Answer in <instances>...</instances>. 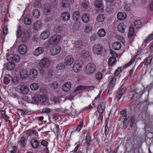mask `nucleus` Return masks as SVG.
<instances>
[{"label":"nucleus","mask_w":153,"mask_h":153,"mask_svg":"<svg viewBox=\"0 0 153 153\" xmlns=\"http://www.w3.org/2000/svg\"><path fill=\"white\" fill-rule=\"evenodd\" d=\"M134 87V86H131V88ZM134 94H133V97L134 98L135 97L137 99L140 98L144 92L141 86L137 85H134V88L133 89Z\"/></svg>","instance_id":"nucleus-1"},{"label":"nucleus","mask_w":153,"mask_h":153,"mask_svg":"<svg viewBox=\"0 0 153 153\" xmlns=\"http://www.w3.org/2000/svg\"><path fill=\"white\" fill-rule=\"evenodd\" d=\"M31 103H37L39 102H44L46 100L45 97L41 95L33 94L31 95Z\"/></svg>","instance_id":"nucleus-2"},{"label":"nucleus","mask_w":153,"mask_h":153,"mask_svg":"<svg viewBox=\"0 0 153 153\" xmlns=\"http://www.w3.org/2000/svg\"><path fill=\"white\" fill-rule=\"evenodd\" d=\"M96 66L92 62L88 63L85 67V73L88 74H92L95 71Z\"/></svg>","instance_id":"nucleus-3"},{"label":"nucleus","mask_w":153,"mask_h":153,"mask_svg":"<svg viewBox=\"0 0 153 153\" xmlns=\"http://www.w3.org/2000/svg\"><path fill=\"white\" fill-rule=\"evenodd\" d=\"M92 49L93 53L97 55H101L103 52V47L99 43L94 44Z\"/></svg>","instance_id":"nucleus-4"},{"label":"nucleus","mask_w":153,"mask_h":153,"mask_svg":"<svg viewBox=\"0 0 153 153\" xmlns=\"http://www.w3.org/2000/svg\"><path fill=\"white\" fill-rule=\"evenodd\" d=\"M61 38V36L60 35H53L49 39V43L52 45H56L60 41Z\"/></svg>","instance_id":"nucleus-5"},{"label":"nucleus","mask_w":153,"mask_h":153,"mask_svg":"<svg viewBox=\"0 0 153 153\" xmlns=\"http://www.w3.org/2000/svg\"><path fill=\"white\" fill-rule=\"evenodd\" d=\"M20 57L17 55L13 54H7V59L9 62H18L20 60Z\"/></svg>","instance_id":"nucleus-6"},{"label":"nucleus","mask_w":153,"mask_h":153,"mask_svg":"<svg viewBox=\"0 0 153 153\" xmlns=\"http://www.w3.org/2000/svg\"><path fill=\"white\" fill-rule=\"evenodd\" d=\"M50 64L49 59L46 57L43 58L39 62V65L41 68H46L48 67Z\"/></svg>","instance_id":"nucleus-7"},{"label":"nucleus","mask_w":153,"mask_h":153,"mask_svg":"<svg viewBox=\"0 0 153 153\" xmlns=\"http://www.w3.org/2000/svg\"><path fill=\"white\" fill-rule=\"evenodd\" d=\"M82 62L81 60L76 61L73 65V69L74 72H78L82 68Z\"/></svg>","instance_id":"nucleus-8"},{"label":"nucleus","mask_w":153,"mask_h":153,"mask_svg":"<svg viewBox=\"0 0 153 153\" xmlns=\"http://www.w3.org/2000/svg\"><path fill=\"white\" fill-rule=\"evenodd\" d=\"M61 50L60 46H54L50 50L49 53L50 55L53 56L59 54Z\"/></svg>","instance_id":"nucleus-9"},{"label":"nucleus","mask_w":153,"mask_h":153,"mask_svg":"<svg viewBox=\"0 0 153 153\" xmlns=\"http://www.w3.org/2000/svg\"><path fill=\"white\" fill-rule=\"evenodd\" d=\"M93 88V87L92 86H83L81 85H80L79 86H78L77 87H76V88L73 90V91H72V95L73 96H74L76 95V94H75V92L80 91V90H83L84 89H88V88Z\"/></svg>","instance_id":"nucleus-10"},{"label":"nucleus","mask_w":153,"mask_h":153,"mask_svg":"<svg viewBox=\"0 0 153 153\" xmlns=\"http://www.w3.org/2000/svg\"><path fill=\"white\" fill-rule=\"evenodd\" d=\"M74 59L73 56L69 55L66 56L64 60V63L67 65H71L74 62Z\"/></svg>","instance_id":"nucleus-11"},{"label":"nucleus","mask_w":153,"mask_h":153,"mask_svg":"<svg viewBox=\"0 0 153 153\" xmlns=\"http://www.w3.org/2000/svg\"><path fill=\"white\" fill-rule=\"evenodd\" d=\"M44 52V48L42 47H39L35 49L33 51V55L36 56L42 54Z\"/></svg>","instance_id":"nucleus-12"},{"label":"nucleus","mask_w":153,"mask_h":153,"mask_svg":"<svg viewBox=\"0 0 153 153\" xmlns=\"http://www.w3.org/2000/svg\"><path fill=\"white\" fill-rule=\"evenodd\" d=\"M27 51V47L26 45L22 44L19 46L18 51L20 54H25L26 53Z\"/></svg>","instance_id":"nucleus-13"},{"label":"nucleus","mask_w":153,"mask_h":153,"mask_svg":"<svg viewBox=\"0 0 153 153\" xmlns=\"http://www.w3.org/2000/svg\"><path fill=\"white\" fill-rule=\"evenodd\" d=\"M71 87V83L70 82H68L63 85L62 86V90L65 92H68L70 90Z\"/></svg>","instance_id":"nucleus-14"},{"label":"nucleus","mask_w":153,"mask_h":153,"mask_svg":"<svg viewBox=\"0 0 153 153\" xmlns=\"http://www.w3.org/2000/svg\"><path fill=\"white\" fill-rule=\"evenodd\" d=\"M29 76L32 79L36 78L38 76V72L35 68L30 69L29 71Z\"/></svg>","instance_id":"nucleus-15"},{"label":"nucleus","mask_w":153,"mask_h":153,"mask_svg":"<svg viewBox=\"0 0 153 153\" xmlns=\"http://www.w3.org/2000/svg\"><path fill=\"white\" fill-rule=\"evenodd\" d=\"M20 75L21 78L26 79L28 76V73L26 69H21L20 71Z\"/></svg>","instance_id":"nucleus-16"},{"label":"nucleus","mask_w":153,"mask_h":153,"mask_svg":"<svg viewBox=\"0 0 153 153\" xmlns=\"http://www.w3.org/2000/svg\"><path fill=\"white\" fill-rule=\"evenodd\" d=\"M15 64L13 62H9L6 64H4V66L6 67L7 70L11 71L13 70L15 67Z\"/></svg>","instance_id":"nucleus-17"},{"label":"nucleus","mask_w":153,"mask_h":153,"mask_svg":"<svg viewBox=\"0 0 153 153\" xmlns=\"http://www.w3.org/2000/svg\"><path fill=\"white\" fill-rule=\"evenodd\" d=\"M95 6L97 10L100 8L101 11L103 9L102 0H96L95 2Z\"/></svg>","instance_id":"nucleus-18"},{"label":"nucleus","mask_w":153,"mask_h":153,"mask_svg":"<svg viewBox=\"0 0 153 153\" xmlns=\"http://www.w3.org/2000/svg\"><path fill=\"white\" fill-rule=\"evenodd\" d=\"M61 17L63 20L67 21L70 19V15L68 12H64L61 13Z\"/></svg>","instance_id":"nucleus-19"},{"label":"nucleus","mask_w":153,"mask_h":153,"mask_svg":"<svg viewBox=\"0 0 153 153\" xmlns=\"http://www.w3.org/2000/svg\"><path fill=\"white\" fill-rule=\"evenodd\" d=\"M91 133L88 132L85 138L86 142L84 143L86 145L87 148H88L90 145V142L91 141Z\"/></svg>","instance_id":"nucleus-20"},{"label":"nucleus","mask_w":153,"mask_h":153,"mask_svg":"<svg viewBox=\"0 0 153 153\" xmlns=\"http://www.w3.org/2000/svg\"><path fill=\"white\" fill-rule=\"evenodd\" d=\"M49 35L50 32L49 30H45L41 34L40 37V39L45 40L49 37Z\"/></svg>","instance_id":"nucleus-21"},{"label":"nucleus","mask_w":153,"mask_h":153,"mask_svg":"<svg viewBox=\"0 0 153 153\" xmlns=\"http://www.w3.org/2000/svg\"><path fill=\"white\" fill-rule=\"evenodd\" d=\"M74 48L80 49L83 48V42L81 40L75 41L74 43Z\"/></svg>","instance_id":"nucleus-22"},{"label":"nucleus","mask_w":153,"mask_h":153,"mask_svg":"<svg viewBox=\"0 0 153 153\" xmlns=\"http://www.w3.org/2000/svg\"><path fill=\"white\" fill-rule=\"evenodd\" d=\"M135 122L136 118L135 117L132 116L128 120V124L131 127H135L136 126Z\"/></svg>","instance_id":"nucleus-23"},{"label":"nucleus","mask_w":153,"mask_h":153,"mask_svg":"<svg viewBox=\"0 0 153 153\" xmlns=\"http://www.w3.org/2000/svg\"><path fill=\"white\" fill-rule=\"evenodd\" d=\"M80 16V13L79 12L77 11H75L73 14V19L75 22H77L79 19Z\"/></svg>","instance_id":"nucleus-24"},{"label":"nucleus","mask_w":153,"mask_h":153,"mask_svg":"<svg viewBox=\"0 0 153 153\" xmlns=\"http://www.w3.org/2000/svg\"><path fill=\"white\" fill-rule=\"evenodd\" d=\"M43 10L44 13L46 15H48L50 13L51 7L48 4H45L44 5Z\"/></svg>","instance_id":"nucleus-25"},{"label":"nucleus","mask_w":153,"mask_h":153,"mask_svg":"<svg viewBox=\"0 0 153 153\" xmlns=\"http://www.w3.org/2000/svg\"><path fill=\"white\" fill-rule=\"evenodd\" d=\"M32 147L33 149H37L39 146V143L35 138H32L30 141Z\"/></svg>","instance_id":"nucleus-26"},{"label":"nucleus","mask_w":153,"mask_h":153,"mask_svg":"<svg viewBox=\"0 0 153 153\" xmlns=\"http://www.w3.org/2000/svg\"><path fill=\"white\" fill-rule=\"evenodd\" d=\"M126 28V26L123 23L119 24L117 26L118 30L121 33H124Z\"/></svg>","instance_id":"nucleus-27"},{"label":"nucleus","mask_w":153,"mask_h":153,"mask_svg":"<svg viewBox=\"0 0 153 153\" xmlns=\"http://www.w3.org/2000/svg\"><path fill=\"white\" fill-rule=\"evenodd\" d=\"M105 109V104L103 102H100L97 107V111L100 113H103Z\"/></svg>","instance_id":"nucleus-28"},{"label":"nucleus","mask_w":153,"mask_h":153,"mask_svg":"<svg viewBox=\"0 0 153 153\" xmlns=\"http://www.w3.org/2000/svg\"><path fill=\"white\" fill-rule=\"evenodd\" d=\"M26 132L28 136H33L38 137V133L36 130H26Z\"/></svg>","instance_id":"nucleus-29"},{"label":"nucleus","mask_w":153,"mask_h":153,"mask_svg":"<svg viewBox=\"0 0 153 153\" xmlns=\"http://www.w3.org/2000/svg\"><path fill=\"white\" fill-rule=\"evenodd\" d=\"M70 2L68 0H62L60 5L63 8H68L70 7Z\"/></svg>","instance_id":"nucleus-30"},{"label":"nucleus","mask_w":153,"mask_h":153,"mask_svg":"<svg viewBox=\"0 0 153 153\" xmlns=\"http://www.w3.org/2000/svg\"><path fill=\"white\" fill-rule=\"evenodd\" d=\"M121 47V45L120 42H116L113 43L112 45L113 48L115 50H120Z\"/></svg>","instance_id":"nucleus-31"},{"label":"nucleus","mask_w":153,"mask_h":153,"mask_svg":"<svg viewBox=\"0 0 153 153\" xmlns=\"http://www.w3.org/2000/svg\"><path fill=\"white\" fill-rule=\"evenodd\" d=\"M90 18V16L88 14H84L82 17V21L84 23H87L89 21Z\"/></svg>","instance_id":"nucleus-32"},{"label":"nucleus","mask_w":153,"mask_h":153,"mask_svg":"<svg viewBox=\"0 0 153 153\" xmlns=\"http://www.w3.org/2000/svg\"><path fill=\"white\" fill-rule=\"evenodd\" d=\"M30 37V33L26 29L23 30L22 38H24L25 40Z\"/></svg>","instance_id":"nucleus-33"},{"label":"nucleus","mask_w":153,"mask_h":153,"mask_svg":"<svg viewBox=\"0 0 153 153\" xmlns=\"http://www.w3.org/2000/svg\"><path fill=\"white\" fill-rule=\"evenodd\" d=\"M126 17V14L124 12H119L117 13V17L119 20L124 19Z\"/></svg>","instance_id":"nucleus-34"},{"label":"nucleus","mask_w":153,"mask_h":153,"mask_svg":"<svg viewBox=\"0 0 153 153\" xmlns=\"http://www.w3.org/2000/svg\"><path fill=\"white\" fill-rule=\"evenodd\" d=\"M65 67V64L63 62H59L58 63L56 66V68L58 70L61 71L64 70Z\"/></svg>","instance_id":"nucleus-35"},{"label":"nucleus","mask_w":153,"mask_h":153,"mask_svg":"<svg viewBox=\"0 0 153 153\" xmlns=\"http://www.w3.org/2000/svg\"><path fill=\"white\" fill-rule=\"evenodd\" d=\"M20 90L21 92L24 95L27 94L29 91L28 88L25 85L21 86Z\"/></svg>","instance_id":"nucleus-36"},{"label":"nucleus","mask_w":153,"mask_h":153,"mask_svg":"<svg viewBox=\"0 0 153 153\" xmlns=\"http://www.w3.org/2000/svg\"><path fill=\"white\" fill-rule=\"evenodd\" d=\"M105 16L104 14H100L97 16L96 18V21L98 22H102L104 21Z\"/></svg>","instance_id":"nucleus-37"},{"label":"nucleus","mask_w":153,"mask_h":153,"mask_svg":"<svg viewBox=\"0 0 153 153\" xmlns=\"http://www.w3.org/2000/svg\"><path fill=\"white\" fill-rule=\"evenodd\" d=\"M97 34L100 37H103L105 36L106 35L105 30L104 29L101 28L98 31Z\"/></svg>","instance_id":"nucleus-38"},{"label":"nucleus","mask_w":153,"mask_h":153,"mask_svg":"<svg viewBox=\"0 0 153 153\" xmlns=\"http://www.w3.org/2000/svg\"><path fill=\"white\" fill-rule=\"evenodd\" d=\"M59 84L56 81H53L50 84V88L53 90L56 89L58 88Z\"/></svg>","instance_id":"nucleus-39"},{"label":"nucleus","mask_w":153,"mask_h":153,"mask_svg":"<svg viewBox=\"0 0 153 153\" xmlns=\"http://www.w3.org/2000/svg\"><path fill=\"white\" fill-rule=\"evenodd\" d=\"M81 57L83 59H87L89 57V53L86 51H83L81 53Z\"/></svg>","instance_id":"nucleus-40"},{"label":"nucleus","mask_w":153,"mask_h":153,"mask_svg":"<svg viewBox=\"0 0 153 153\" xmlns=\"http://www.w3.org/2000/svg\"><path fill=\"white\" fill-rule=\"evenodd\" d=\"M116 78L115 77H113L112 78L111 80L110 81L109 83V86L111 88H113L115 84Z\"/></svg>","instance_id":"nucleus-41"},{"label":"nucleus","mask_w":153,"mask_h":153,"mask_svg":"<svg viewBox=\"0 0 153 153\" xmlns=\"http://www.w3.org/2000/svg\"><path fill=\"white\" fill-rule=\"evenodd\" d=\"M25 138L24 137H22L18 143L22 147H24L25 145Z\"/></svg>","instance_id":"nucleus-42"},{"label":"nucleus","mask_w":153,"mask_h":153,"mask_svg":"<svg viewBox=\"0 0 153 153\" xmlns=\"http://www.w3.org/2000/svg\"><path fill=\"white\" fill-rule=\"evenodd\" d=\"M22 99L24 101H26L28 103H31V96H23L22 97Z\"/></svg>","instance_id":"nucleus-43"},{"label":"nucleus","mask_w":153,"mask_h":153,"mask_svg":"<svg viewBox=\"0 0 153 153\" xmlns=\"http://www.w3.org/2000/svg\"><path fill=\"white\" fill-rule=\"evenodd\" d=\"M33 14L36 18H38L40 15V11L37 9H35L33 11Z\"/></svg>","instance_id":"nucleus-44"},{"label":"nucleus","mask_w":153,"mask_h":153,"mask_svg":"<svg viewBox=\"0 0 153 153\" xmlns=\"http://www.w3.org/2000/svg\"><path fill=\"white\" fill-rule=\"evenodd\" d=\"M92 27L89 25H88L84 28V31L86 33H90L92 31Z\"/></svg>","instance_id":"nucleus-45"},{"label":"nucleus","mask_w":153,"mask_h":153,"mask_svg":"<svg viewBox=\"0 0 153 153\" xmlns=\"http://www.w3.org/2000/svg\"><path fill=\"white\" fill-rule=\"evenodd\" d=\"M125 83H123L121 85L118 91H120V93L123 94L127 89V88L126 86H124V85Z\"/></svg>","instance_id":"nucleus-46"},{"label":"nucleus","mask_w":153,"mask_h":153,"mask_svg":"<svg viewBox=\"0 0 153 153\" xmlns=\"http://www.w3.org/2000/svg\"><path fill=\"white\" fill-rule=\"evenodd\" d=\"M31 20L28 16H26L24 19L25 24L27 25H30L31 24Z\"/></svg>","instance_id":"nucleus-47"},{"label":"nucleus","mask_w":153,"mask_h":153,"mask_svg":"<svg viewBox=\"0 0 153 153\" xmlns=\"http://www.w3.org/2000/svg\"><path fill=\"white\" fill-rule=\"evenodd\" d=\"M115 57H110L108 60V64L109 65H112L115 63L116 61Z\"/></svg>","instance_id":"nucleus-48"},{"label":"nucleus","mask_w":153,"mask_h":153,"mask_svg":"<svg viewBox=\"0 0 153 153\" xmlns=\"http://www.w3.org/2000/svg\"><path fill=\"white\" fill-rule=\"evenodd\" d=\"M30 88L33 90H36L39 88L38 84L36 83H34L30 85Z\"/></svg>","instance_id":"nucleus-49"},{"label":"nucleus","mask_w":153,"mask_h":153,"mask_svg":"<svg viewBox=\"0 0 153 153\" xmlns=\"http://www.w3.org/2000/svg\"><path fill=\"white\" fill-rule=\"evenodd\" d=\"M22 33L21 29L20 27L18 26L17 30L16 31V36L17 38H20L22 37Z\"/></svg>","instance_id":"nucleus-50"},{"label":"nucleus","mask_w":153,"mask_h":153,"mask_svg":"<svg viewBox=\"0 0 153 153\" xmlns=\"http://www.w3.org/2000/svg\"><path fill=\"white\" fill-rule=\"evenodd\" d=\"M42 26V23L40 21H38L34 25V27L36 29H40Z\"/></svg>","instance_id":"nucleus-51"},{"label":"nucleus","mask_w":153,"mask_h":153,"mask_svg":"<svg viewBox=\"0 0 153 153\" xmlns=\"http://www.w3.org/2000/svg\"><path fill=\"white\" fill-rule=\"evenodd\" d=\"M141 24L140 21L138 20L135 22L134 25L136 28H140L141 26Z\"/></svg>","instance_id":"nucleus-52"},{"label":"nucleus","mask_w":153,"mask_h":153,"mask_svg":"<svg viewBox=\"0 0 153 153\" xmlns=\"http://www.w3.org/2000/svg\"><path fill=\"white\" fill-rule=\"evenodd\" d=\"M134 33V28L130 27L128 33V36L129 37H131L133 35Z\"/></svg>","instance_id":"nucleus-53"},{"label":"nucleus","mask_w":153,"mask_h":153,"mask_svg":"<svg viewBox=\"0 0 153 153\" xmlns=\"http://www.w3.org/2000/svg\"><path fill=\"white\" fill-rule=\"evenodd\" d=\"M152 57L151 56H149L146 60L145 63V65H148L150 64L152 61Z\"/></svg>","instance_id":"nucleus-54"},{"label":"nucleus","mask_w":153,"mask_h":153,"mask_svg":"<svg viewBox=\"0 0 153 153\" xmlns=\"http://www.w3.org/2000/svg\"><path fill=\"white\" fill-rule=\"evenodd\" d=\"M62 30V27L60 26H57L55 27L54 29V31L56 33L59 32Z\"/></svg>","instance_id":"nucleus-55"},{"label":"nucleus","mask_w":153,"mask_h":153,"mask_svg":"<svg viewBox=\"0 0 153 153\" xmlns=\"http://www.w3.org/2000/svg\"><path fill=\"white\" fill-rule=\"evenodd\" d=\"M153 39V34L149 35L146 39L144 40V42L146 43L150 42Z\"/></svg>","instance_id":"nucleus-56"},{"label":"nucleus","mask_w":153,"mask_h":153,"mask_svg":"<svg viewBox=\"0 0 153 153\" xmlns=\"http://www.w3.org/2000/svg\"><path fill=\"white\" fill-rule=\"evenodd\" d=\"M82 6L85 9H87L89 6V1L83 2L82 4Z\"/></svg>","instance_id":"nucleus-57"},{"label":"nucleus","mask_w":153,"mask_h":153,"mask_svg":"<svg viewBox=\"0 0 153 153\" xmlns=\"http://www.w3.org/2000/svg\"><path fill=\"white\" fill-rule=\"evenodd\" d=\"M102 76V74L100 72L97 73L95 76V78L98 80H100Z\"/></svg>","instance_id":"nucleus-58"},{"label":"nucleus","mask_w":153,"mask_h":153,"mask_svg":"<svg viewBox=\"0 0 153 153\" xmlns=\"http://www.w3.org/2000/svg\"><path fill=\"white\" fill-rule=\"evenodd\" d=\"M97 38V36L96 34L93 33L90 37V39L92 41L95 40Z\"/></svg>","instance_id":"nucleus-59"},{"label":"nucleus","mask_w":153,"mask_h":153,"mask_svg":"<svg viewBox=\"0 0 153 153\" xmlns=\"http://www.w3.org/2000/svg\"><path fill=\"white\" fill-rule=\"evenodd\" d=\"M123 94L121 93L120 91H118L116 97V98L117 99V100L118 101L120 99V98L122 97V96Z\"/></svg>","instance_id":"nucleus-60"},{"label":"nucleus","mask_w":153,"mask_h":153,"mask_svg":"<svg viewBox=\"0 0 153 153\" xmlns=\"http://www.w3.org/2000/svg\"><path fill=\"white\" fill-rule=\"evenodd\" d=\"M135 61L134 59H131L130 61L127 64L125 65L124 66V68H126L130 66Z\"/></svg>","instance_id":"nucleus-61"},{"label":"nucleus","mask_w":153,"mask_h":153,"mask_svg":"<svg viewBox=\"0 0 153 153\" xmlns=\"http://www.w3.org/2000/svg\"><path fill=\"white\" fill-rule=\"evenodd\" d=\"M121 71V69L120 68L117 69L114 72V75L115 76H118L120 73Z\"/></svg>","instance_id":"nucleus-62"},{"label":"nucleus","mask_w":153,"mask_h":153,"mask_svg":"<svg viewBox=\"0 0 153 153\" xmlns=\"http://www.w3.org/2000/svg\"><path fill=\"white\" fill-rule=\"evenodd\" d=\"M10 81V80L7 77H5L4 79V83L5 85L8 84Z\"/></svg>","instance_id":"nucleus-63"},{"label":"nucleus","mask_w":153,"mask_h":153,"mask_svg":"<svg viewBox=\"0 0 153 153\" xmlns=\"http://www.w3.org/2000/svg\"><path fill=\"white\" fill-rule=\"evenodd\" d=\"M53 102L55 104H58L60 103V101L59 98L58 97L54 98Z\"/></svg>","instance_id":"nucleus-64"}]
</instances>
